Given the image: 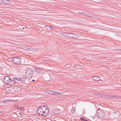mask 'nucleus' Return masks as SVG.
<instances>
[{
  "label": "nucleus",
  "mask_w": 121,
  "mask_h": 121,
  "mask_svg": "<svg viewBox=\"0 0 121 121\" xmlns=\"http://www.w3.org/2000/svg\"><path fill=\"white\" fill-rule=\"evenodd\" d=\"M97 113L98 117L102 119L105 117V113L104 111L101 109L98 108L97 111Z\"/></svg>",
  "instance_id": "nucleus-2"
},
{
  "label": "nucleus",
  "mask_w": 121,
  "mask_h": 121,
  "mask_svg": "<svg viewBox=\"0 0 121 121\" xmlns=\"http://www.w3.org/2000/svg\"><path fill=\"white\" fill-rule=\"evenodd\" d=\"M49 112V109L46 105H43L39 107L37 110L38 113L42 116H47Z\"/></svg>",
  "instance_id": "nucleus-1"
},
{
  "label": "nucleus",
  "mask_w": 121,
  "mask_h": 121,
  "mask_svg": "<svg viewBox=\"0 0 121 121\" xmlns=\"http://www.w3.org/2000/svg\"><path fill=\"white\" fill-rule=\"evenodd\" d=\"M18 78L14 77L13 78V79L14 80H18Z\"/></svg>",
  "instance_id": "nucleus-25"
},
{
  "label": "nucleus",
  "mask_w": 121,
  "mask_h": 121,
  "mask_svg": "<svg viewBox=\"0 0 121 121\" xmlns=\"http://www.w3.org/2000/svg\"><path fill=\"white\" fill-rule=\"evenodd\" d=\"M115 98L118 99L119 98L121 99V96H115Z\"/></svg>",
  "instance_id": "nucleus-22"
},
{
  "label": "nucleus",
  "mask_w": 121,
  "mask_h": 121,
  "mask_svg": "<svg viewBox=\"0 0 121 121\" xmlns=\"http://www.w3.org/2000/svg\"><path fill=\"white\" fill-rule=\"evenodd\" d=\"M113 51L114 52H117L118 51H121V49H115L113 50Z\"/></svg>",
  "instance_id": "nucleus-14"
},
{
  "label": "nucleus",
  "mask_w": 121,
  "mask_h": 121,
  "mask_svg": "<svg viewBox=\"0 0 121 121\" xmlns=\"http://www.w3.org/2000/svg\"><path fill=\"white\" fill-rule=\"evenodd\" d=\"M34 81V79L33 80H32L33 81Z\"/></svg>",
  "instance_id": "nucleus-29"
},
{
  "label": "nucleus",
  "mask_w": 121,
  "mask_h": 121,
  "mask_svg": "<svg viewBox=\"0 0 121 121\" xmlns=\"http://www.w3.org/2000/svg\"><path fill=\"white\" fill-rule=\"evenodd\" d=\"M36 68V72L38 73H40L42 72L41 70V69H40L37 68Z\"/></svg>",
  "instance_id": "nucleus-11"
},
{
  "label": "nucleus",
  "mask_w": 121,
  "mask_h": 121,
  "mask_svg": "<svg viewBox=\"0 0 121 121\" xmlns=\"http://www.w3.org/2000/svg\"><path fill=\"white\" fill-rule=\"evenodd\" d=\"M53 91L50 90H47L46 91V92L48 94H53Z\"/></svg>",
  "instance_id": "nucleus-12"
},
{
  "label": "nucleus",
  "mask_w": 121,
  "mask_h": 121,
  "mask_svg": "<svg viewBox=\"0 0 121 121\" xmlns=\"http://www.w3.org/2000/svg\"><path fill=\"white\" fill-rule=\"evenodd\" d=\"M19 108L22 111H23L25 110L24 108L23 107H20Z\"/></svg>",
  "instance_id": "nucleus-21"
},
{
  "label": "nucleus",
  "mask_w": 121,
  "mask_h": 121,
  "mask_svg": "<svg viewBox=\"0 0 121 121\" xmlns=\"http://www.w3.org/2000/svg\"><path fill=\"white\" fill-rule=\"evenodd\" d=\"M53 94L54 95H61L64 94V93L58 92L55 91H53Z\"/></svg>",
  "instance_id": "nucleus-8"
},
{
  "label": "nucleus",
  "mask_w": 121,
  "mask_h": 121,
  "mask_svg": "<svg viewBox=\"0 0 121 121\" xmlns=\"http://www.w3.org/2000/svg\"><path fill=\"white\" fill-rule=\"evenodd\" d=\"M78 66H79L78 65H76V67H78Z\"/></svg>",
  "instance_id": "nucleus-27"
},
{
  "label": "nucleus",
  "mask_w": 121,
  "mask_h": 121,
  "mask_svg": "<svg viewBox=\"0 0 121 121\" xmlns=\"http://www.w3.org/2000/svg\"><path fill=\"white\" fill-rule=\"evenodd\" d=\"M79 36L77 34L73 33H68V38L72 39L78 38Z\"/></svg>",
  "instance_id": "nucleus-4"
},
{
  "label": "nucleus",
  "mask_w": 121,
  "mask_h": 121,
  "mask_svg": "<svg viewBox=\"0 0 121 121\" xmlns=\"http://www.w3.org/2000/svg\"><path fill=\"white\" fill-rule=\"evenodd\" d=\"M115 96H113V95H108V97L109 98H115Z\"/></svg>",
  "instance_id": "nucleus-18"
},
{
  "label": "nucleus",
  "mask_w": 121,
  "mask_h": 121,
  "mask_svg": "<svg viewBox=\"0 0 121 121\" xmlns=\"http://www.w3.org/2000/svg\"><path fill=\"white\" fill-rule=\"evenodd\" d=\"M27 49H28L29 51L34 50H35V49L34 48H28Z\"/></svg>",
  "instance_id": "nucleus-20"
},
{
  "label": "nucleus",
  "mask_w": 121,
  "mask_h": 121,
  "mask_svg": "<svg viewBox=\"0 0 121 121\" xmlns=\"http://www.w3.org/2000/svg\"><path fill=\"white\" fill-rule=\"evenodd\" d=\"M1 0H0V3H1Z\"/></svg>",
  "instance_id": "nucleus-28"
},
{
  "label": "nucleus",
  "mask_w": 121,
  "mask_h": 121,
  "mask_svg": "<svg viewBox=\"0 0 121 121\" xmlns=\"http://www.w3.org/2000/svg\"><path fill=\"white\" fill-rule=\"evenodd\" d=\"M10 80V78L8 76H4L3 78V82L5 84H8L9 83Z\"/></svg>",
  "instance_id": "nucleus-6"
},
{
  "label": "nucleus",
  "mask_w": 121,
  "mask_h": 121,
  "mask_svg": "<svg viewBox=\"0 0 121 121\" xmlns=\"http://www.w3.org/2000/svg\"><path fill=\"white\" fill-rule=\"evenodd\" d=\"M94 78H95V79H96V78H100V77L99 76H95V77H94Z\"/></svg>",
  "instance_id": "nucleus-23"
},
{
  "label": "nucleus",
  "mask_w": 121,
  "mask_h": 121,
  "mask_svg": "<svg viewBox=\"0 0 121 121\" xmlns=\"http://www.w3.org/2000/svg\"><path fill=\"white\" fill-rule=\"evenodd\" d=\"M61 35L64 36L68 38V33H61Z\"/></svg>",
  "instance_id": "nucleus-10"
},
{
  "label": "nucleus",
  "mask_w": 121,
  "mask_h": 121,
  "mask_svg": "<svg viewBox=\"0 0 121 121\" xmlns=\"http://www.w3.org/2000/svg\"><path fill=\"white\" fill-rule=\"evenodd\" d=\"M11 60L12 62L15 64H18L20 62L21 60L20 58L17 57H15L13 58Z\"/></svg>",
  "instance_id": "nucleus-3"
},
{
  "label": "nucleus",
  "mask_w": 121,
  "mask_h": 121,
  "mask_svg": "<svg viewBox=\"0 0 121 121\" xmlns=\"http://www.w3.org/2000/svg\"><path fill=\"white\" fill-rule=\"evenodd\" d=\"M20 115H22V114H21L20 113Z\"/></svg>",
  "instance_id": "nucleus-30"
},
{
  "label": "nucleus",
  "mask_w": 121,
  "mask_h": 121,
  "mask_svg": "<svg viewBox=\"0 0 121 121\" xmlns=\"http://www.w3.org/2000/svg\"><path fill=\"white\" fill-rule=\"evenodd\" d=\"M13 2L9 0H1V4H11Z\"/></svg>",
  "instance_id": "nucleus-7"
},
{
  "label": "nucleus",
  "mask_w": 121,
  "mask_h": 121,
  "mask_svg": "<svg viewBox=\"0 0 121 121\" xmlns=\"http://www.w3.org/2000/svg\"><path fill=\"white\" fill-rule=\"evenodd\" d=\"M13 108L15 109H17L18 108V106L16 104L14 105L13 106Z\"/></svg>",
  "instance_id": "nucleus-15"
},
{
  "label": "nucleus",
  "mask_w": 121,
  "mask_h": 121,
  "mask_svg": "<svg viewBox=\"0 0 121 121\" xmlns=\"http://www.w3.org/2000/svg\"><path fill=\"white\" fill-rule=\"evenodd\" d=\"M80 119L82 121H89L87 120L84 118H81Z\"/></svg>",
  "instance_id": "nucleus-17"
},
{
  "label": "nucleus",
  "mask_w": 121,
  "mask_h": 121,
  "mask_svg": "<svg viewBox=\"0 0 121 121\" xmlns=\"http://www.w3.org/2000/svg\"><path fill=\"white\" fill-rule=\"evenodd\" d=\"M101 80L100 79H99V80H98V81H101Z\"/></svg>",
  "instance_id": "nucleus-26"
},
{
  "label": "nucleus",
  "mask_w": 121,
  "mask_h": 121,
  "mask_svg": "<svg viewBox=\"0 0 121 121\" xmlns=\"http://www.w3.org/2000/svg\"><path fill=\"white\" fill-rule=\"evenodd\" d=\"M108 95H105V94H103L102 95H101V97H108Z\"/></svg>",
  "instance_id": "nucleus-19"
},
{
  "label": "nucleus",
  "mask_w": 121,
  "mask_h": 121,
  "mask_svg": "<svg viewBox=\"0 0 121 121\" xmlns=\"http://www.w3.org/2000/svg\"><path fill=\"white\" fill-rule=\"evenodd\" d=\"M33 74V71L30 69H28L26 71L25 74L27 77H29L30 76L32 75Z\"/></svg>",
  "instance_id": "nucleus-5"
},
{
  "label": "nucleus",
  "mask_w": 121,
  "mask_h": 121,
  "mask_svg": "<svg viewBox=\"0 0 121 121\" xmlns=\"http://www.w3.org/2000/svg\"><path fill=\"white\" fill-rule=\"evenodd\" d=\"M15 83V81L14 80H11L10 79L9 81V83L8 84L9 85H13Z\"/></svg>",
  "instance_id": "nucleus-9"
},
{
  "label": "nucleus",
  "mask_w": 121,
  "mask_h": 121,
  "mask_svg": "<svg viewBox=\"0 0 121 121\" xmlns=\"http://www.w3.org/2000/svg\"><path fill=\"white\" fill-rule=\"evenodd\" d=\"M18 80L21 82H23L24 81V80H23L22 78H18Z\"/></svg>",
  "instance_id": "nucleus-16"
},
{
  "label": "nucleus",
  "mask_w": 121,
  "mask_h": 121,
  "mask_svg": "<svg viewBox=\"0 0 121 121\" xmlns=\"http://www.w3.org/2000/svg\"><path fill=\"white\" fill-rule=\"evenodd\" d=\"M78 14H80V15H83V16H87V15H86V14L85 13H84L83 12H78Z\"/></svg>",
  "instance_id": "nucleus-13"
},
{
  "label": "nucleus",
  "mask_w": 121,
  "mask_h": 121,
  "mask_svg": "<svg viewBox=\"0 0 121 121\" xmlns=\"http://www.w3.org/2000/svg\"><path fill=\"white\" fill-rule=\"evenodd\" d=\"M48 27L51 29L52 30V29H53V28L52 26H48Z\"/></svg>",
  "instance_id": "nucleus-24"
},
{
  "label": "nucleus",
  "mask_w": 121,
  "mask_h": 121,
  "mask_svg": "<svg viewBox=\"0 0 121 121\" xmlns=\"http://www.w3.org/2000/svg\"><path fill=\"white\" fill-rule=\"evenodd\" d=\"M59 113H60L59 114H61V113H60V112H59Z\"/></svg>",
  "instance_id": "nucleus-31"
}]
</instances>
